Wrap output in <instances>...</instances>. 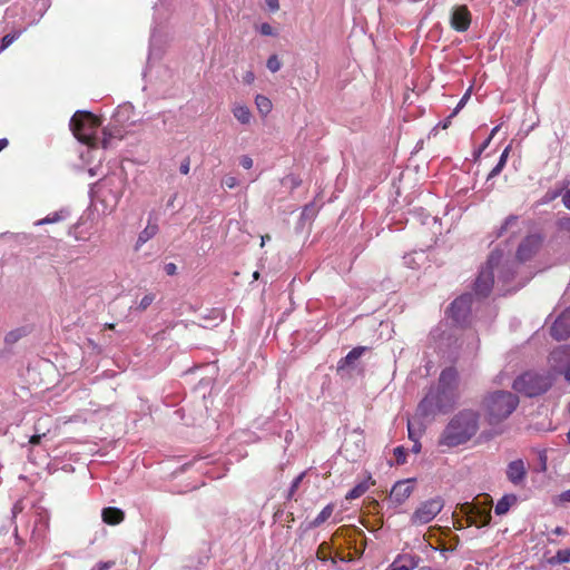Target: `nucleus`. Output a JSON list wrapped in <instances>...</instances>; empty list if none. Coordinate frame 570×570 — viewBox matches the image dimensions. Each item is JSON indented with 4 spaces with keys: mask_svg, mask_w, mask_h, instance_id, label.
<instances>
[{
    "mask_svg": "<svg viewBox=\"0 0 570 570\" xmlns=\"http://www.w3.org/2000/svg\"><path fill=\"white\" fill-rule=\"evenodd\" d=\"M559 227L570 233V217H564L559 220Z\"/></svg>",
    "mask_w": 570,
    "mask_h": 570,
    "instance_id": "obj_44",
    "label": "nucleus"
},
{
    "mask_svg": "<svg viewBox=\"0 0 570 570\" xmlns=\"http://www.w3.org/2000/svg\"><path fill=\"white\" fill-rule=\"evenodd\" d=\"M154 301H155V295L154 294H146L140 299V302L138 304V309L139 311H146L153 304Z\"/></svg>",
    "mask_w": 570,
    "mask_h": 570,
    "instance_id": "obj_32",
    "label": "nucleus"
},
{
    "mask_svg": "<svg viewBox=\"0 0 570 570\" xmlns=\"http://www.w3.org/2000/svg\"><path fill=\"white\" fill-rule=\"evenodd\" d=\"M451 27L458 32H464L471 24V12L466 6H456L452 10Z\"/></svg>",
    "mask_w": 570,
    "mask_h": 570,
    "instance_id": "obj_12",
    "label": "nucleus"
},
{
    "mask_svg": "<svg viewBox=\"0 0 570 570\" xmlns=\"http://www.w3.org/2000/svg\"><path fill=\"white\" fill-rule=\"evenodd\" d=\"M553 533L558 534V535H563L566 534V530L561 527H557L554 530H553Z\"/></svg>",
    "mask_w": 570,
    "mask_h": 570,
    "instance_id": "obj_54",
    "label": "nucleus"
},
{
    "mask_svg": "<svg viewBox=\"0 0 570 570\" xmlns=\"http://www.w3.org/2000/svg\"><path fill=\"white\" fill-rule=\"evenodd\" d=\"M100 124L99 118L89 111H77L70 120L75 137L90 147L98 146L97 131Z\"/></svg>",
    "mask_w": 570,
    "mask_h": 570,
    "instance_id": "obj_4",
    "label": "nucleus"
},
{
    "mask_svg": "<svg viewBox=\"0 0 570 570\" xmlns=\"http://www.w3.org/2000/svg\"><path fill=\"white\" fill-rule=\"evenodd\" d=\"M443 507L444 501L441 497H435L421 502L411 515V524H428L442 511Z\"/></svg>",
    "mask_w": 570,
    "mask_h": 570,
    "instance_id": "obj_6",
    "label": "nucleus"
},
{
    "mask_svg": "<svg viewBox=\"0 0 570 570\" xmlns=\"http://www.w3.org/2000/svg\"><path fill=\"white\" fill-rule=\"evenodd\" d=\"M240 165L245 169H250L253 167V159L249 156H243L240 158Z\"/></svg>",
    "mask_w": 570,
    "mask_h": 570,
    "instance_id": "obj_42",
    "label": "nucleus"
},
{
    "mask_svg": "<svg viewBox=\"0 0 570 570\" xmlns=\"http://www.w3.org/2000/svg\"><path fill=\"white\" fill-rule=\"evenodd\" d=\"M20 32L8 33L1 39V50L8 48L18 37Z\"/></svg>",
    "mask_w": 570,
    "mask_h": 570,
    "instance_id": "obj_36",
    "label": "nucleus"
},
{
    "mask_svg": "<svg viewBox=\"0 0 570 570\" xmlns=\"http://www.w3.org/2000/svg\"><path fill=\"white\" fill-rule=\"evenodd\" d=\"M266 67L272 71L276 72L281 69L282 63L276 55H272L266 62Z\"/></svg>",
    "mask_w": 570,
    "mask_h": 570,
    "instance_id": "obj_31",
    "label": "nucleus"
},
{
    "mask_svg": "<svg viewBox=\"0 0 570 570\" xmlns=\"http://www.w3.org/2000/svg\"><path fill=\"white\" fill-rule=\"evenodd\" d=\"M417 562L413 556H399L389 567V570H413Z\"/></svg>",
    "mask_w": 570,
    "mask_h": 570,
    "instance_id": "obj_17",
    "label": "nucleus"
},
{
    "mask_svg": "<svg viewBox=\"0 0 570 570\" xmlns=\"http://www.w3.org/2000/svg\"><path fill=\"white\" fill-rule=\"evenodd\" d=\"M65 218V212H55L37 222V225L58 223Z\"/></svg>",
    "mask_w": 570,
    "mask_h": 570,
    "instance_id": "obj_28",
    "label": "nucleus"
},
{
    "mask_svg": "<svg viewBox=\"0 0 570 570\" xmlns=\"http://www.w3.org/2000/svg\"><path fill=\"white\" fill-rule=\"evenodd\" d=\"M158 225L156 223L148 222L147 226L139 233L135 244V250L138 252L140 247L149 239L156 236L158 233Z\"/></svg>",
    "mask_w": 570,
    "mask_h": 570,
    "instance_id": "obj_16",
    "label": "nucleus"
},
{
    "mask_svg": "<svg viewBox=\"0 0 570 570\" xmlns=\"http://www.w3.org/2000/svg\"><path fill=\"white\" fill-rule=\"evenodd\" d=\"M479 430V414L472 410H463L455 414L444 428L439 445L454 448L470 441Z\"/></svg>",
    "mask_w": 570,
    "mask_h": 570,
    "instance_id": "obj_2",
    "label": "nucleus"
},
{
    "mask_svg": "<svg viewBox=\"0 0 570 570\" xmlns=\"http://www.w3.org/2000/svg\"><path fill=\"white\" fill-rule=\"evenodd\" d=\"M167 275L173 276L177 273V266L174 263H167L164 267Z\"/></svg>",
    "mask_w": 570,
    "mask_h": 570,
    "instance_id": "obj_43",
    "label": "nucleus"
},
{
    "mask_svg": "<svg viewBox=\"0 0 570 570\" xmlns=\"http://www.w3.org/2000/svg\"><path fill=\"white\" fill-rule=\"evenodd\" d=\"M470 98V92H465L464 96L461 98V100L459 101L456 108L453 110V112L451 114V116H455L459 110L461 108H463V106L465 105V102L468 101V99Z\"/></svg>",
    "mask_w": 570,
    "mask_h": 570,
    "instance_id": "obj_41",
    "label": "nucleus"
},
{
    "mask_svg": "<svg viewBox=\"0 0 570 570\" xmlns=\"http://www.w3.org/2000/svg\"><path fill=\"white\" fill-rule=\"evenodd\" d=\"M505 475L509 482L514 487H522L528 475V468L522 459H517L509 462Z\"/></svg>",
    "mask_w": 570,
    "mask_h": 570,
    "instance_id": "obj_10",
    "label": "nucleus"
},
{
    "mask_svg": "<svg viewBox=\"0 0 570 570\" xmlns=\"http://www.w3.org/2000/svg\"><path fill=\"white\" fill-rule=\"evenodd\" d=\"M253 277H254V279H258L259 273L258 272H254Z\"/></svg>",
    "mask_w": 570,
    "mask_h": 570,
    "instance_id": "obj_60",
    "label": "nucleus"
},
{
    "mask_svg": "<svg viewBox=\"0 0 570 570\" xmlns=\"http://www.w3.org/2000/svg\"><path fill=\"white\" fill-rule=\"evenodd\" d=\"M267 4L272 10L278 9V0H267Z\"/></svg>",
    "mask_w": 570,
    "mask_h": 570,
    "instance_id": "obj_48",
    "label": "nucleus"
},
{
    "mask_svg": "<svg viewBox=\"0 0 570 570\" xmlns=\"http://www.w3.org/2000/svg\"><path fill=\"white\" fill-rule=\"evenodd\" d=\"M473 510H476V513L473 519V523L478 524V527H484L488 525L491 521V513L489 509L480 510L476 507H473L471 509V513H474Z\"/></svg>",
    "mask_w": 570,
    "mask_h": 570,
    "instance_id": "obj_22",
    "label": "nucleus"
},
{
    "mask_svg": "<svg viewBox=\"0 0 570 570\" xmlns=\"http://www.w3.org/2000/svg\"><path fill=\"white\" fill-rule=\"evenodd\" d=\"M232 112L242 125H248L253 118L250 109L245 105L235 104Z\"/></svg>",
    "mask_w": 570,
    "mask_h": 570,
    "instance_id": "obj_18",
    "label": "nucleus"
},
{
    "mask_svg": "<svg viewBox=\"0 0 570 570\" xmlns=\"http://www.w3.org/2000/svg\"><path fill=\"white\" fill-rule=\"evenodd\" d=\"M507 161L504 159H499L498 164L493 167V169L488 175V180L498 176L503 168L505 167Z\"/></svg>",
    "mask_w": 570,
    "mask_h": 570,
    "instance_id": "obj_34",
    "label": "nucleus"
},
{
    "mask_svg": "<svg viewBox=\"0 0 570 570\" xmlns=\"http://www.w3.org/2000/svg\"><path fill=\"white\" fill-rule=\"evenodd\" d=\"M393 452L397 464H404L406 462V451L403 446H396Z\"/></svg>",
    "mask_w": 570,
    "mask_h": 570,
    "instance_id": "obj_33",
    "label": "nucleus"
},
{
    "mask_svg": "<svg viewBox=\"0 0 570 570\" xmlns=\"http://www.w3.org/2000/svg\"><path fill=\"white\" fill-rule=\"evenodd\" d=\"M420 450H421V444L419 442V439H416V441H414L413 451L417 453V452H420Z\"/></svg>",
    "mask_w": 570,
    "mask_h": 570,
    "instance_id": "obj_55",
    "label": "nucleus"
},
{
    "mask_svg": "<svg viewBox=\"0 0 570 570\" xmlns=\"http://www.w3.org/2000/svg\"><path fill=\"white\" fill-rule=\"evenodd\" d=\"M8 146V140L6 138L0 139V151Z\"/></svg>",
    "mask_w": 570,
    "mask_h": 570,
    "instance_id": "obj_57",
    "label": "nucleus"
},
{
    "mask_svg": "<svg viewBox=\"0 0 570 570\" xmlns=\"http://www.w3.org/2000/svg\"><path fill=\"white\" fill-rule=\"evenodd\" d=\"M102 521L109 525L120 524L125 520V513L119 508H104L101 512Z\"/></svg>",
    "mask_w": 570,
    "mask_h": 570,
    "instance_id": "obj_15",
    "label": "nucleus"
},
{
    "mask_svg": "<svg viewBox=\"0 0 570 570\" xmlns=\"http://www.w3.org/2000/svg\"><path fill=\"white\" fill-rule=\"evenodd\" d=\"M551 385V375L535 371H528L514 380L512 387L518 393L528 397H534L546 393Z\"/></svg>",
    "mask_w": 570,
    "mask_h": 570,
    "instance_id": "obj_5",
    "label": "nucleus"
},
{
    "mask_svg": "<svg viewBox=\"0 0 570 570\" xmlns=\"http://www.w3.org/2000/svg\"><path fill=\"white\" fill-rule=\"evenodd\" d=\"M335 510L334 503H328L323 510L317 514V517L311 521L309 528H318L323 523H325L332 515Z\"/></svg>",
    "mask_w": 570,
    "mask_h": 570,
    "instance_id": "obj_19",
    "label": "nucleus"
},
{
    "mask_svg": "<svg viewBox=\"0 0 570 570\" xmlns=\"http://www.w3.org/2000/svg\"><path fill=\"white\" fill-rule=\"evenodd\" d=\"M412 482V479L397 481L391 489L389 501L394 505L403 504L414 491Z\"/></svg>",
    "mask_w": 570,
    "mask_h": 570,
    "instance_id": "obj_9",
    "label": "nucleus"
},
{
    "mask_svg": "<svg viewBox=\"0 0 570 570\" xmlns=\"http://www.w3.org/2000/svg\"><path fill=\"white\" fill-rule=\"evenodd\" d=\"M259 31L263 36H273L274 29L269 23H262L259 27Z\"/></svg>",
    "mask_w": 570,
    "mask_h": 570,
    "instance_id": "obj_39",
    "label": "nucleus"
},
{
    "mask_svg": "<svg viewBox=\"0 0 570 570\" xmlns=\"http://www.w3.org/2000/svg\"><path fill=\"white\" fill-rule=\"evenodd\" d=\"M557 558L562 563L570 562V549L559 550L557 552Z\"/></svg>",
    "mask_w": 570,
    "mask_h": 570,
    "instance_id": "obj_37",
    "label": "nucleus"
},
{
    "mask_svg": "<svg viewBox=\"0 0 570 570\" xmlns=\"http://www.w3.org/2000/svg\"><path fill=\"white\" fill-rule=\"evenodd\" d=\"M459 399V374L454 367L444 368L438 385L431 387L416 409V416L434 419L438 414L450 412Z\"/></svg>",
    "mask_w": 570,
    "mask_h": 570,
    "instance_id": "obj_1",
    "label": "nucleus"
},
{
    "mask_svg": "<svg viewBox=\"0 0 570 570\" xmlns=\"http://www.w3.org/2000/svg\"><path fill=\"white\" fill-rule=\"evenodd\" d=\"M28 334V330L26 327H19L16 330L10 331L4 336V342L8 345H12L17 343L19 340L24 337Z\"/></svg>",
    "mask_w": 570,
    "mask_h": 570,
    "instance_id": "obj_26",
    "label": "nucleus"
},
{
    "mask_svg": "<svg viewBox=\"0 0 570 570\" xmlns=\"http://www.w3.org/2000/svg\"><path fill=\"white\" fill-rule=\"evenodd\" d=\"M368 487L366 483H360L357 485H355L347 494H346V499L347 500H354V499H357L360 498L361 495H363L366 491H367Z\"/></svg>",
    "mask_w": 570,
    "mask_h": 570,
    "instance_id": "obj_29",
    "label": "nucleus"
},
{
    "mask_svg": "<svg viewBox=\"0 0 570 570\" xmlns=\"http://www.w3.org/2000/svg\"><path fill=\"white\" fill-rule=\"evenodd\" d=\"M507 161L504 159H499L498 164L493 167V169L488 175V180L498 176L503 168L505 167Z\"/></svg>",
    "mask_w": 570,
    "mask_h": 570,
    "instance_id": "obj_35",
    "label": "nucleus"
},
{
    "mask_svg": "<svg viewBox=\"0 0 570 570\" xmlns=\"http://www.w3.org/2000/svg\"><path fill=\"white\" fill-rule=\"evenodd\" d=\"M517 495L514 494H507L502 497L494 508L495 514H505L509 511V509L517 502Z\"/></svg>",
    "mask_w": 570,
    "mask_h": 570,
    "instance_id": "obj_21",
    "label": "nucleus"
},
{
    "mask_svg": "<svg viewBox=\"0 0 570 570\" xmlns=\"http://www.w3.org/2000/svg\"><path fill=\"white\" fill-rule=\"evenodd\" d=\"M365 347L358 346L351 350L347 355L340 360L338 362V370L345 368L350 365H352L355 361H357L362 354L364 353Z\"/></svg>",
    "mask_w": 570,
    "mask_h": 570,
    "instance_id": "obj_20",
    "label": "nucleus"
},
{
    "mask_svg": "<svg viewBox=\"0 0 570 570\" xmlns=\"http://www.w3.org/2000/svg\"><path fill=\"white\" fill-rule=\"evenodd\" d=\"M353 560H354V558H353L352 553H344L341 550L336 549L335 551L332 552V559H330V562H331L330 569L336 570V566H337L338 561L348 563Z\"/></svg>",
    "mask_w": 570,
    "mask_h": 570,
    "instance_id": "obj_25",
    "label": "nucleus"
},
{
    "mask_svg": "<svg viewBox=\"0 0 570 570\" xmlns=\"http://www.w3.org/2000/svg\"><path fill=\"white\" fill-rule=\"evenodd\" d=\"M519 397L508 391H497L489 394L483 406L491 424L505 420L517 409Z\"/></svg>",
    "mask_w": 570,
    "mask_h": 570,
    "instance_id": "obj_3",
    "label": "nucleus"
},
{
    "mask_svg": "<svg viewBox=\"0 0 570 570\" xmlns=\"http://www.w3.org/2000/svg\"><path fill=\"white\" fill-rule=\"evenodd\" d=\"M306 472H302L301 474H298L292 482L291 484V488L288 490V495L287 498L288 499H292L293 495L295 494V492L298 490L304 476H305Z\"/></svg>",
    "mask_w": 570,
    "mask_h": 570,
    "instance_id": "obj_30",
    "label": "nucleus"
},
{
    "mask_svg": "<svg viewBox=\"0 0 570 570\" xmlns=\"http://www.w3.org/2000/svg\"><path fill=\"white\" fill-rule=\"evenodd\" d=\"M562 203L566 208L570 210V188H568L562 195Z\"/></svg>",
    "mask_w": 570,
    "mask_h": 570,
    "instance_id": "obj_45",
    "label": "nucleus"
},
{
    "mask_svg": "<svg viewBox=\"0 0 570 570\" xmlns=\"http://www.w3.org/2000/svg\"><path fill=\"white\" fill-rule=\"evenodd\" d=\"M499 129H500V126L494 127V128L491 130V134H490V136H489V137H491V139H492V138L495 136V134L499 131Z\"/></svg>",
    "mask_w": 570,
    "mask_h": 570,
    "instance_id": "obj_58",
    "label": "nucleus"
},
{
    "mask_svg": "<svg viewBox=\"0 0 570 570\" xmlns=\"http://www.w3.org/2000/svg\"><path fill=\"white\" fill-rule=\"evenodd\" d=\"M491 140H492V139H491V137H488V138L483 141V144L480 146V151H484V150L488 148V146L490 145Z\"/></svg>",
    "mask_w": 570,
    "mask_h": 570,
    "instance_id": "obj_49",
    "label": "nucleus"
},
{
    "mask_svg": "<svg viewBox=\"0 0 570 570\" xmlns=\"http://www.w3.org/2000/svg\"><path fill=\"white\" fill-rule=\"evenodd\" d=\"M499 263V256L491 254L487 265L479 273L474 283V291L478 295L488 296L494 284L493 268Z\"/></svg>",
    "mask_w": 570,
    "mask_h": 570,
    "instance_id": "obj_7",
    "label": "nucleus"
},
{
    "mask_svg": "<svg viewBox=\"0 0 570 570\" xmlns=\"http://www.w3.org/2000/svg\"><path fill=\"white\" fill-rule=\"evenodd\" d=\"M561 499L566 502H570V489L561 494Z\"/></svg>",
    "mask_w": 570,
    "mask_h": 570,
    "instance_id": "obj_51",
    "label": "nucleus"
},
{
    "mask_svg": "<svg viewBox=\"0 0 570 570\" xmlns=\"http://www.w3.org/2000/svg\"><path fill=\"white\" fill-rule=\"evenodd\" d=\"M253 78H254L253 73H252V72H249V73L247 75V80L249 81V80H252Z\"/></svg>",
    "mask_w": 570,
    "mask_h": 570,
    "instance_id": "obj_62",
    "label": "nucleus"
},
{
    "mask_svg": "<svg viewBox=\"0 0 570 570\" xmlns=\"http://www.w3.org/2000/svg\"><path fill=\"white\" fill-rule=\"evenodd\" d=\"M567 440H568V442L570 443V428H569V431H568V433H567Z\"/></svg>",
    "mask_w": 570,
    "mask_h": 570,
    "instance_id": "obj_63",
    "label": "nucleus"
},
{
    "mask_svg": "<svg viewBox=\"0 0 570 570\" xmlns=\"http://www.w3.org/2000/svg\"><path fill=\"white\" fill-rule=\"evenodd\" d=\"M510 150H511V145H509V146H507L504 148V150L502 151V154L500 156V159H504L507 161L508 157H509V154H510Z\"/></svg>",
    "mask_w": 570,
    "mask_h": 570,
    "instance_id": "obj_46",
    "label": "nucleus"
},
{
    "mask_svg": "<svg viewBox=\"0 0 570 570\" xmlns=\"http://www.w3.org/2000/svg\"><path fill=\"white\" fill-rule=\"evenodd\" d=\"M421 423L416 422V417L413 420H409L407 422V431H409V438L413 441H416L419 439V435L421 433Z\"/></svg>",
    "mask_w": 570,
    "mask_h": 570,
    "instance_id": "obj_27",
    "label": "nucleus"
},
{
    "mask_svg": "<svg viewBox=\"0 0 570 570\" xmlns=\"http://www.w3.org/2000/svg\"><path fill=\"white\" fill-rule=\"evenodd\" d=\"M223 185L229 189H233L238 185V180L234 176H227L224 178Z\"/></svg>",
    "mask_w": 570,
    "mask_h": 570,
    "instance_id": "obj_38",
    "label": "nucleus"
},
{
    "mask_svg": "<svg viewBox=\"0 0 570 570\" xmlns=\"http://www.w3.org/2000/svg\"><path fill=\"white\" fill-rule=\"evenodd\" d=\"M271 239L268 234L262 236L261 247H264L265 243Z\"/></svg>",
    "mask_w": 570,
    "mask_h": 570,
    "instance_id": "obj_56",
    "label": "nucleus"
},
{
    "mask_svg": "<svg viewBox=\"0 0 570 570\" xmlns=\"http://www.w3.org/2000/svg\"><path fill=\"white\" fill-rule=\"evenodd\" d=\"M482 153H483V151H480V148H479V149L476 150V153H475V158H479V157H480V155H481Z\"/></svg>",
    "mask_w": 570,
    "mask_h": 570,
    "instance_id": "obj_61",
    "label": "nucleus"
},
{
    "mask_svg": "<svg viewBox=\"0 0 570 570\" xmlns=\"http://www.w3.org/2000/svg\"><path fill=\"white\" fill-rule=\"evenodd\" d=\"M471 311V296L470 295H462L458 298H455L449 309V316L456 323H461L465 321L466 316L469 315Z\"/></svg>",
    "mask_w": 570,
    "mask_h": 570,
    "instance_id": "obj_11",
    "label": "nucleus"
},
{
    "mask_svg": "<svg viewBox=\"0 0 570 570\" xmlns=\"http://www.w3.org/2000/svg\"><path fill=\"white\" fill-rule=\"evenodd\" d=\"M453 117H454V116H451V115H450V116L444 120V122L442 124V128H443V129H446V128L450 126V124H451V119H452Z\"/></svg>",
    "mask_w": 570,
    "mask_h": 570,
    "instance_id": "obj_53",
    "label": "nucleus"
},
{
    "mask_svg": "<svg viewBox=\"0 0 570 570\" xmlns=\"http://www.w3.org/2000/svg\"><path fill=\"white\" fill-rule=\"evenodd\" d=\"M112 564H114V562H110V563H109V562H106V563H100V564H98V567H99V570H107V569H109Z\"/></svg>",
    "mask_w": 570,
    "mask_h": 570,
    "instance_id": "obj_52",
    "label": "nucleus"
},
{
    "mask_svg": "<svg viewBox=\"0 0 570 570\" xmlns=\"http://www.w3.org/2000/svg\"><path fill=\"white\" fill-rule=\"evenodd\" d=\"M549 362L553 371L563 374L566 380L570 382V345L553 350L550 354Z\"/></svg>",
    "mask_w": 570,
    "mask_h": 570,
    "instance_id": "obj_8",
    "label": "nucleus"
},
{
    "mask_svg": "<svg viewBox=\"0 0 570 570\" xmlns=\"http://www.w3.org/2000/svg\"><path fill=\"white\" fill-rule=\"evenodd\" d=\"M179 169L183 175H187L189 173V163L185 161L184 164L180 165Z\"/></svg>",
    "mask_w": 570,
    "mask_h": 570,
    "instance_id": "obj_47",
    "label": "nucleus"
},
{
    "mask_svg": "<svg viewBox=\"0 0 570 570\" xmlns=\"http://www.w3.org/2000/svg\"><path fill=\"white\" fill-rule=\"evenodd\" d=\"M560 195V193H554L550 198L553 199L556 197H558Z\"/></svg>",
    "mask_w": 570,
    "mask_h": 570,
    "instance_id": "obj_64",
    "label": "nucleus"
},
{
    "mask_svg": "<svg viewBox=\"0 0 570 570\" xmlns=\"http://www.w3.org/2000/svg\"><path fill=\"white\" fill-rule=\"evenodd\" d=\"M255 105L259 114H262L263 116H267L273 108L271 99L263 95H257L255 97Z\"/></svg>",
    "mask_w": 570,
    "mask_h": 570,
    "instance_id": "obj_23",
    "label": "nucleus"
},
{
    "mask_svg": "<svg viewBox=\"0 0 570 570\" xmlns=\"http://www.w3.org/2000/svg\"><path fill=\"white\" fill-rule=\"evenodd\" d=\"M105 328L115 330V324L114 323H106L105 324Z\"/></svg>",
    "mask_w": 570,
    "mask_h": 570,
    "instance_id": "obj_59",
    "label": "nucleus"
},
{
    "mask_svg": "<svg viewBox=\"0 0 570 570\" xmlns=\"http://www.w3.org/2000/svg\"><path fill=\"white\" fill-rule=\"evenodd\" d=\"M46 435H47V433H35L33 435L30 436L29 444H31V445L40 444L42 438H45Z\"/></svg>",
    "mask_w": 570,
    "mask_h": 570,
    "instance_id": "obj_40",
    "label": "nucleus"
},
{
    "mask_svg": "<svg viewBox=\"0 0 570 570\" xmlns=\"http://www.w3.org/2000/svg\"><path fill=\"white\" fill-rule=\"evenodd\" d=\"M541 247V237L537 235H530L525 237L519 245L517 250V257L521 262L530 259Z\"/></svg>",
    "mask_w": 570,
    "mask_h": 570,
    "instance_id": "obj_13",
    "label": "nucleus"
},
{
    "mask_svg": "<svg viewBox=\"0 0 570 570\" xmlns=\"http://www.w3.org/2000/svg\"><path fill=\"white\" fill-rule=\"evenodd\" d=\"M333 549L332 542H322L316 550V558L320 561H330V559H332Z\"/></svg>",
    "mask_w": 570,
    "mask_h": 570,
    "instance_id": "obj_24",
    "label": "nucleus"
},
{
    "mask_svg": "<svg viewBox=\"0 0 570 570\" xmlns=\"http://www.w3.org/2000/svg\"><path fill=\"white\" fill-rule=\"evenodd\" d=\"M35 433H47L46 431H42V428L40 426V420L36 422L33 426Z\"/></svg>",
    "mask_w": 570,
    "mask_h": 570,
    "instance_id": "obj_50",
    "label": "nucleus"
},
{
    "mask_svg": "<svg viewBox=\"0 0 570 570\" xmlns=\"http://www.w3.org/2000/svg\"><path fill=\"white\" fill-rule=\"evenodd\" d=\"M551 335L558 341L570 336V307L563 311L553 322Z\"/></svg>",
    "mask_w": 570,
    "mask_h": 570,
    "instance_id": "obj_14",
    "label": "nucleus"
}]
</instances>
